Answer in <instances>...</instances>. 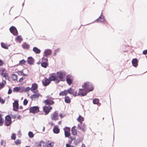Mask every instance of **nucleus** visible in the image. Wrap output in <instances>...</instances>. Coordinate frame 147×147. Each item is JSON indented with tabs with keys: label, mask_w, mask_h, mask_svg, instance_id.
Wrapping results in <instances>:
<instances>
[{
	"label": "nucleus",
	"mask_w": 147,
	"mask_h": 147,
	"mask_svg": "<svg viewBox=\"0 0 147 147\" xmlns=\"http://www.w3.org/2000/svg\"><path fill=\"white\" fill-rule=\"evenodd\" d=\"M20 90V87H16L14 88L13 89V92H18Z\"/></svg>",
	"instance_id": "39"
},
{
	"label": "nucleus",
	"mask_w": 147,
	"mask_h": 147,
	"mask_svg": "<svg viewBox=\"0 0 147 147\" xmlns=\"http://www.w3.org/2000/svg\"><path fill=\"white\" fill-rule=\"evenodd\" d=\"M67 94V90H65L63 91L60 92L59 94V95L60 96H66Z\"/></svg>",
	"instance_id": "30"
},
{
	"label": "nucleus",
	"mask_w": 147,
	"mask_h": 147,
	"mask_svg": "<svg viewBox=\"0 0 147 147\" xmlns=\"http://www.w3.org/2000/svg\"><path fill=\"white\" fill-rule=\"evenodd\" d=\"M16 137L15 134H13L11 137V138L13 140H15L16 139Z\"/></svg>",
	"instance_id": "46"
},
{
	"label": "nucleus",
	"mask_w": 147,
	"mask_h": 147,
	"mask_svg": "<svg viewBox=\"0 0 147 147\" xmlns=\"http://www.w3.org/2000/svg\"><path fill=\"white\" fill-rule=\"evenodd\" d=\"M29 111L30 113L35 114L39 112V108L37 106L31 107L30 108Z\"/></svg>",
	"instance_id": "4"
},
{
	"label": "nucleus",
	"mask_w": 147,
	"mask_h": 147,
	"mask_svg": "<svg viewBox=\"0 0 147 147\" xmlns=\"http://www.w3.org/2000/svg\"><path fill=\"white\" fill-rule=\"evenodd\" d=\"M67 93L72 94L74 96H77L78 95L77 91H75L74 90L71 88H69L67 90Z\"/></svg>",
	"instance_id": "9"
},
{
	"label": "nucleus",
	"mask_w": 147,
	"mask_h": 147,
	"mask_svg": "<svg viewBox=\"0 0 147 147\" xmlns=\"http://www.w3.org/2000/svg\"><path fill=\"white\" fill-rule=\"evenodd\" d=\"M82 147H86V146L84 144H83L82 145Z\"/></svg>",
	"instance_id": "64"
},
{
	"label": "nucleus",
	"mask_w": 147,
	"mask_h": 147,
	"mask_svg": "<svg viewBox=\"0 0 147 147\" xmlns=\"http://www.w3.org/2000/svg\"><path fill=\"white\" fill-rule=\"evenodd\" d=\"M52 53V51L50 49H47L44 52V56L48 57V56L50 55Z\"/></svg>",
	"instance_id": "19"
},
{
	"label": "nucleus",
	"mask_w": 147,
	"mask_h": 147,
	"mask_svg": "<svg viewBox=\"0 0 147 147\" xmlns=\"http://www.w3.org/2000/svg\"><path fill=\"white\" fill-rule=\"evenodd\" d=\"M28 101L26 99H24L23 101L24 105H27V103H28Z\"/></svg>",
	"instance_id": "45"
},
{
	"label": "nucleus",
	"mask_w": 147,
	"mask_h": 147,
	"mask_svg": "<svg viewBox=\"0 0 147 147\" xmlns=\"http://www.w3.org/2000/svg\"><path fill=\"white\" fill-rule=\"evenodd\" d=\"M56 83H58L60 81H63V73L61 71L57 72V76H56Z\"/></svg>",
	"instance_id": "2"
},
{
	"label": "nucleus",
	"mask_w": 147,
	"mask_h": 147,
	"mask_svg": "<svg viewBox=\"0 0 147 147\" xmlns=\"http://www.w3.org/2000/svg\"><path fill=\"white\" fill-rule=\"evenodd\" d=\"M19 75H22L23 74V71H18L16 72Z\"/></svg>",
	"instance_id": "43"
},
{
	"label": "nucleus",
	"mask_w": 147,
	"mask_h": 147,
	"mask_svg": "<svg viewBox=\"0 0 147 147\" xmlns=\"http://www.w3.org/2000/svg\"><path fill=\"white\" fill-rule=\"evenodd\" d=\"M78 129L80 130H82L84 132L85 131V125L83 124L82 123H80L78 124Z\"/></svg>",
	"instance_id": "17"
},
{
	"label": "nucleus",
	"mask_w": 147,
	"mask_h": 147,
	"mask_svg": "<svg viewBox=\"0 0 147 147\" xmlns=\"http://www.w3.org/2000/svg\"><path fill=\"white\" fill-rule=\"evenodd\" d=\"M59 49H56L55 51V52L54 53V55H55L56 54V53L57 52H58L59 51Z\"/></svg>",
	"instance_id": "56"
},
{
	"label": "nucleus",
	"mask_w": 147,
	"mask_h": 147,
	"mask_svg": "<svg viewBox=\"0 0 147 147\" xmlns=\"http://www.w3.org/2000/svg\"><path fill=\"white\" fill-rule=\"evenodd\" d=\"M132 63L133 66L135 67H136L138 65V61L136 59H133L132 61Z\"/></svg>",
	"instance_id": "22"
},
{
	"label": "nucleus",
	"mask_w": 147,
	"mask_h": 147,
	"mask_svg": "<svg viewBox=\"0 0 147 147\" xmlns=\"http://www.w3.org/2000/svg\"><path fill=\"white\" fill-rule=\"evenodd\" d=\"M35 92V93H34V94L30 96V98L32 100H34L36 99H38L39 96H42L38 92V90H36Z\"/></svg>",
	"instance_id": "7"
},
{
	"label": "nucleus",
	"mask_w": 147,
	"mask_h": 147,
	"mask_svg": "<svg viewBox=\"0 0 147 147\" xmlns=\"http://www.w3.org/2000/svg\"><path fill=\"white\" fill-rule=\"evenodd\" d=\"M45 143L42 141L36 143V146L37 147H45Z\"/></svg>",
	"instance_id": "21"
},
{
	"label": "nucleus",
	"mask_w": 147,
	"mask_h": 147,
	"mask_svg": "<svg viewBox=\"0 0 147 147\" xmlns=\"http://www.w3.org/2000/svg\"><path fill=\"white\" fill-rule=\"evenodd\" d=\"M13 110L15 111H17V110L19 109L18 100H16L14 101V102L13 103Z\"/></svg>",
	"instance_id": "15"
},
{
	"label": "nucleus",
	"mask_w": 147,
	"mask_h": 147,
	"mask_svg": "<svg viewBox=\"0 0 147 147\" xmlns=\"http://www.w3.org/2000/svg\"><path fill=\"white\" fill-rule=\"evenodd\" d=\"M53 132L55 134H58L60 130L58 127L55 126L53 129Z\"/></svg>",
	"instance_id": "26"
},
{
	"label": "nucleus",
	"mask_w": 147,
	"mask_h": 147,
	"mask_svg": "<svg viewBox=\"0 0 147 147\" xmlns=\"http://www.w3.org/2000/svg\"><path fill=\"white\" fill-rule=\"evenodd\" d=\"M38 88V85L36 83H34L32 84V87L31 88V91L33 93H35L36 90Z\"/></svg>",
	"instance_id": "14"
},
{
	"label": "nucleus",
	"mask_w": 147,
	"mask_h": 147,
	"mask_svg": "<svg viewBox=\"0 0 147 147\" xmlns=\"http://www.w3.org/2000/svg\"><path fill=\"white\" fill-rule=\"evenodd\" d=\"M12 92V90L11 89L9 88L8 90V93L9 94H11Z\"/></svg>",
	"instance_id": "52"
},
{
	"label": "nucleus",
	"mask_w": 147,
	"mask_h": 147,
	"mask_svg": "<svg viewBox=\"0 0 147 147\" xmlns=\"http://www.w3.org/2000/svg\"><path fill=\"white\" fill-rule=\"evenodd\" d=\"M4 142V141L3 140H1L0 142L1 145H3V144Z\"/></svg>",
	"instance_id": "55"
},
{
	"label": "nucleus",
	"mask_w": 147,
	"mask_h": 147,
	"mask_svg": "<svg viewBox=\"0 0 147 147\" xmlns=\"http://www.w3.org/2000/svg\"><path fill=\"white\" fill-rule=\"evenodd\" d=\"M2 47L5 49H8V46L6 45L5 43L1 42V44Z\"/></svg>",
	"instance_id": "33"
},
{
	"label": "nucleus",
	"mask_w": 147,
	"mask_h": 147,
	"mask_svg": "<svg viewBox=\"0 0 147 147\" xmlns=\"http://www.w3.org/2000/svg\"><path fill=\"white\" fill-rule=\"evenodd\" d=\"M88 92V91L84 88L80 89L79 92L78 93V95L77 96L80 95L82 96H84L86 95Z\"/></svg>",
	"instance_id": "8"
},
{
	"label": "nucleus",
	"mask_w": 147,
	"mask_h": 147,
	"mask_svg": "<svg viewBox=\"0 0 147 147\" xmlns=\"http://www.w3.org/2000/svg\"><path fill=\"white\" fill-rule=\"evenodd\" d=\"M82 87L88 92L92 91L94 89L93 86L89 82H85L82 85Z\"/></svg>",
	"instance_id": "1"
},
{
	"label": "nucleus",
	"mask_w": 147,
	"mask_h": 147,
	"mask_svg": "<svg viewBox=\"0 0 147 147\" xmlns=\"http://www.w3.org/2000/svg\"><path fill=\"white\" fill-rule=\"evenodd\" d=\"M72 141H71V140H69V141H68V142H69V144H71V143H72Z\"/></svg>",
	"instance_id": "60"
},
{
	"label": "nucleus",
	"mask_w": 147,
	"mask_h": 147,
	"mask_svg": "<svg viewBox=\"0 0 147 147\" xmlns=\"http://www.w3.org/2000/svg\"><path fill=\"white\" fill-rule=\"evenodd\" d=\"M27 61L28 64L32 65L34 64V60L32 57H29L28 58Z\"/></svg>",
	"instance_id": "20"
},
{
	"label": "nucleus",
	"mask_w": 147,
	"mask_h": 147,
	"mask_svg": "<svg viewBox=\"0 0 147 147\" xmlns=\"http://www.w3.org/2000/svg\"><path fill=\"white\" fill-rule=\"evenodd\" d=\"M19 108L20 109H23V107L22 106H20Z\"/></svg>",
	"instance_id": "61"
},
{
	"label": "nucleus",
	"mask_w": 147,
	"mask_h": 147,
	"mask_svg": "<svg viewBox=\"0 0 147 147\" xmlns=\"http://www.w3.org/2000/svg\"><path fill=\"white\" fill-rule=\"evenodd\" d=\"M102 16H100L98 19H97V21L98 22H102L104 21L103 18H102Z\"/></svg>",
	"instance_id": "37"
},
{
	"label": "nucleus",
	"mask_w": 147,
	"mask_h": 147,
	"mask_svg": "<svg viewBox=\"0 0 147 147\" xmlns=\"http://www.w3.org/2000/svg\"><path fill=\"white\" fill-rule=\"evenodd\" d=\"M6 83L5 80H3L2 82L0 83V90L3 88L5 86Z\"/></svg>",
	"instance_id": "23"
},
{
	"label": "nucleus",
	"mask_w": 147,
	"mask_h": 147,
	"mask_svg": "<svg viewBox=\"0 0 147 147\" xmlns=\"http://www.w3.org/2000/svg\"><path fill=\"white\" fill-rule=\"evenodd\" d=\"M54 145V143L53 142H52L47 144V147H53Z\"/></svg>",
	"instance_id": "38"
},
{
	"label": "nucleus",
	"mask_w": 147,
	"mask_h": 147,
	"mask_svg": "<svg viewBox=\"0 0 147 147\" xmlns=\"http://www.w3.org/2000/svg\"><path fill=\"white\" fill-rule=\"evenodd\" d=\"M5 125L6 126H9L12 123L11 117L9 115H7L5 117Z\"/></svg>",
	"instance_id": "6"
},
{
	"label": "nucleus",
	"mask_w": 147,
	"mask_h": 147,
	"mask_svg": "<svg viewBox=\"0 0 147 147\" xmlns=\"http://www.w3.org/2000/svg\"><path fill=\"white\" fill-rule=\"evenodd\" d=\"M28 135L31 138L33 137L34 136V134H33V133L31 131H30L28 133Z\"/></svg>",
	"instance_id": "40"
},
{
	"label": "nucleus",
	"mask_w": 147,
	"mask_h": 147,
	"mask_svg": "<svg viewBox=\"0 0 147 147\" xmlns=\"http://www.w3.org/2000/svg\"><path fill=\"white\" fill-rule=\"evenodd\" d=\"M50 124L51 125H53L54 124L53 123H50Z\"/></svg>",
	"instance_id": "63"
},
{
	"label": "nucleus",
	"mask_w": 147,
	"mask_h": 147,
	"mask_svg": "<svg viewBox=\"0 0 147 147\" xmlns=\"http://www.w3.org/2000/svg\"><path fill=\"white\" fill-rule=\"evenodd\" d=\"M70 139H71V141H72L73 140H74V139H75L74 138V137H70Z\"/></svg>",
	"instance_id": "57"
},
{
	"label": "nucleus",
	"mask_w": 147,
	"mask_h": 147,
	"mask_svg": "<svg viewBox=\"0 0 147 147\" xmlns=\"http://www.w3.org/2000/svg\"><path fill=\"white\" fill-rule=\"evenodd\" d=\"M65 101L67 103H69L71 102V99L68 96H66L65 98Z\"/></svg>",
	"instance_id": "28"
},
{
	"label": "nucleus",
	"mask_w": 147,
	"mask_h": 147,
	"mask_svg": "<svg viewBox=\"0 0 147 147\" xmlns=\"http://www.w3.org/2000/svg\"><path fill=\"white\" fill-rule=\"evenodd\" d=\"M44 103L46 105H52L54 103V102L51 99H48L45 100L44 102Z\"/></svg>",
	"instance_id": "12"
},
{
	"label": "nucleus",
	"mask_w": 147,
	"mask_h": 147,
	"mask_svg": "<svg viewBox=\"0 0 147 147\" xmlns=\"http://www.w3.org/2000/svg\"><path fill=\"white\" fill-rule=\"evenodd\" d=\"M93 102L94 104L98 105L99 103V100L98 98H94L93 100Z\"/></svg>",
	"instance_id": "34"
},
{
	"label": "nucleus",
	"mask_w": 147,
	"mask_h": 147,
	"mask_svg": "<svg viewBox=\"0 0 147 147\" xmlns=\"http://www.w3.org/2000/svg\"><path fill=\"white\" fill-rule=\"evenodd\" d=\"M33 51L36 53L39 54L40 52V50L36 47H34L33 48Z\"/></svg>",
	"instance_id": "29"
},
{
	"label": "nucleus",
	"mask_w": 147,
	"mask_h": 147,
	"mask_svg": "<svg viewBox=\"0 0 147 147\" xmlns=\"http://www.w3.org/2000/svg\"><path fill=\"white\" fill-rule=\"evenodd\" d=\"M48 65V64L47 63L45 62H42L41 64V65L42 67H44L46 68L47 67V66Z\"/></svg>",
	"instance_id": "36"
},
{
	"label": "nucleus",
	"mask_w": 147,
	"mask_h": 147,
	"mask_svg": "<svg viewBox=\"0 0 147 147\" xmlns=\"http://www.w3.org/2000/svg\"><path fill=\"white\" fill-rule=\"evenodd\" d=\"M59 116L61 118H62L63 117L62 114L61 113L59 114Z\"/></svg>",
	"instance_id": "58"
},
{
	"label": "nucleus",
	"mask_w": 147,
	"mask_h": 147,
	"mask_svg": "<svg viewBox=\"0 0 147 147\" xmlns=\"http://www.w3.org/2000/svg\"><path fill=\"white\" fill-rule=\"evenodd\" d=\"M50 80V82H51L52 81H55L56 83V76H54L52 75H50V77L49 78Z\"/></svg>",
	"instance_id": "24"
},
{
	"label": "nucleus",
	"mask_w": 147,
	"mask_h": 147,
	"mask_svg": "<svg viewBox=\"0 0 147 147\" xmlns=\"http://www.w3.org/2000/svg\"><path fill=\"white\" fill-rule=\"evenodd\" d=\"M22 47L24 49H27L29 47V45L26 42L24 43L22 45Z\"/></svg>",
	"instance_id": "27"
},
{
	"label": "nucleus",
	"mask_w": 147,
	"mask_h": 147,
	"mask_svg": "<svg viewBox=\"0 0 147 147\" xmlns=\"http://www.w3.org/2000/svg\"><path fill=\"white\" fill-rule=\"evenodd\" d=\"M65 135L66 137H68L70 136V128L69 127H66L65 129Z\"/></svg>",
	"instance_id": "16"
},
{
	"label": "nucleus",
	"mask_w": 147,
	"mask_h": 147,
	"mask_svg": "<svg viewBox=\"0 0 147 147\" xmlns=\"http://www.w3.org/2000/svg\"><path fill=\"white\" fill-rule=\"evenodd\" d=\"M26 63V61L24 59H23L20 61L19 64L21 65H24Z\"/></svg>",
	"instance_id": "42"
},
{
	"label": "nucleus",
	"mask_w": 147,
	"mask_h": 147,
	"mask_svg": "<svg viewBox=\"0 0 147 147\" xmlns=\"http://www.w3.org/2000/svg\"><path fill=\"white\" fill-rule=\"evenodd\" d=\"M84 120V118L81 116H79L77 118V121L80 123H82Z\"/></svg>",
	"instance_id": "32"
},
{
	"label": "nucleus",
	"mask_w": 147,
	"mask_h": 147,
	"mask_svg": "<svg viewBox=\"0 0 147 147\" xmlns=\"http://www.w3.org/2000/svg\"><path fill=\"white\" fill-rule=\"evenodd\" d=\"M0 74L1 76L5 78V79H7L8 80L9 78V77L8 75V73H7L6 69L4 68L2 69L0 71Z\"/></svg>",
	"instance_id": "3"
},
{
	"label": "nucleus",
	"mask_w": 147,
	"mask_h": 147,
	"mask_svg": "<svg viewBox=\"0 0 147 147\" xmlns=\"http://www.w3.org/2000/svg\"><path fill=\"white\" fill-rule=\"evenodd\" d=\"M3 61L1 60H0V66L2 65L3 64Z\"/></svg>",
	"instance_id": "54"
},
{
	"label": "nucleus",
	"mask_w": 147,
	"mask_h": 147,
	"mask_svg": "<svg viewBox=\"0 0 147 147\" xmlns=\"http://www.w3.org/2000/svg\"><path fill=\"white\" fill-rule=\"evenodd\" d=\"M42 82L44 86H47L50 84L51 82L49 78L45 77L42 80Z\"/></svg>",
	"instance_id": "11"
},
{
	"label": "nucleus",
	"mask_w": 147,
	"mask_h": 147,
	"mask_svg": "<svg viewBox=\"0 0 147 147\" xmlns=\"http://www.w3.org/2000/svg\"><path fill=\"white\" fill-rule=\"evenodd\" d=\"M42 59L43 61L46 62L48 61V60L47 59L45 58L44 57H43Z\"/></svg>",
	"instance_id": "49"
},
{
	"label": "nucleus",
	"mask_w": 147,
	"mask_h": 147,
	"mask_svg": "<svg viewBox=\"0 0 147 147\" xmlns=\"http://www.w3.org/2000/svg\"><path fill=\"white\" fill-rule=\"evenodd\" d=\"M22 75V76H27V74H24L23 73Z\"/></svg>",
	"instance_id": "59"
},
{
	"label": "nucleus",
	"mask_w": 147,
	"mask_h": 147,
	"mask_svg": "<svg viewBox=\"0 0 147 147\" xmlns=\"http://www.w3.org/2000/svg\"><path fill=\"white\" fill-rule=\"evenodd\" d=\"M52 109V107L49 106H45L43 108V111L45 112V115L48 114Z\"/></svg>",
	"instance_id": "5"
},
{
	"label": "nucleus",
	"mask_w": 147,
	"mask_h": 147,
	"mask_svg": "<svg viewBox=\"0 0 147 147\" xmlns=\"http://www.w3.org/2000/svg\"><path fill=\"white\" fill-rule=\"evenodd\" d=\"M76 126H74L72 127L71 131L72 134L74 135H76L77 134V130L75 129Z\"/></svg>",
	"instance_id": "25"
},
{
	"label": "nucleus",
	"mask_w": 147,
	"mask_h": 147,
	"mask_svg": "<svg viewBox=\"0 0 147 147\" xmlns=\"http://www.w3.org/2000/svg\"><path fill=\"white\" fill-rule=\"evenodd\" d=\"M66 147H74V146H71L69 144L67 143L66 144Z\"/></svg>",
	"instance_id": "50"
},
{
	"label": "nucleus",
	"mask_w": 147,
	"mask_h": 147,
	"mask_svg": "<svg viewBox=\"0 0 147 147\" xmlns=\"http://www.w3.org/2000/svg\"><path fill=\"white\" fill-rule=\"evenodd\" d=\"M30 90H31V88H30L29 87H27L25 89L26 91H28Z\"/></svg>",
	"instance_id": "48"
},
{
	"label": "nucleus",
	"mask_w": 147,
	"mask_h": 147,
	"mask_svg": "<svg viewBox=\"0 0 147 147\" xmlns=\"http://www.w3.org/2000/svg\"><path fill=\"white\" fill-rule=\"evenodd\" d=\"M0 102L2 103H3L5 102V100L1 97H0Z\"/></svg>",
	"instance_id": "47"
},
{
	"label": "nucleus",
	"mask_w": 147,
	"mask_h": 147,
	"mask_svg": "<svg viewBox=\"0 0 147 147\" xmlns=\"http://www.w3.org/2000/svg\"><path fill=\"white\" fill-rule=\"evenodd\" d=\"M143 54L144 55H146L147 54V49L143 51Z\"/></svg>",
	"instance_id": "51"
},
{
	"label": "nucleus",
	"mask_w": 147,
	"mask_h": 147,
	"mask_svg": "<svg viewBox=\"0 0 147 147\" xmlns=\"http://www.w3.org/2000/svg\"><path fill=\"white\" fill-rule=\"evenodd\" d=\"M66 78V82L68 84L69 86L71 85L72 83L73 79L71 78L69 75L67 76Z\"/></svg>",
	"instance_id": "18"
},
{
	"label": "nucleus",
	"mask_w": 147,
	"mask_h": 147,
	"mask_svg": "<svg viewBox=\"0 0 147 147\" xmlns=\"http://www.w3.org/2000/svg\"><path fill=\"white\" fill-rule=\"evenodd\" d=\"M16 39L17 40L19 41L20 42H21L22 40V38L21 35H19L17 36L16 38Z\"/></svg>",
	"instance_id": "35"
},
{
	"label": "nucleus",
	"mask_w": 147,
	"mask_h": 147,
	"mask_svg": "<svg viewBox=\"0 0 147 147\" xmlns=\"http://www.w3.org/2000/svg\"><path fill=\"white\" fill-rule=\"evenodd\" d=\"M11 77L14 81H17L18 80V76L17 75L13 74L11 75Z\"/></svg>",
	"instance_id": "31"
},
{
	"label": "nucleus",
	"mask_w": 147,
	"mask_h": 147,
	"mask_svg": "<svg viewBox=\"0 0 147 147\" xmlns=\"http://www.w3.org/2000/svg\"><path fill=\"white\" fill-rule=\"evenodd\" d=\"M51 119L53 120L56 121L59 119L58 113L55 111L51 115Z\"/></svg>",
	"instance_id": "10"
},
{
	"label": "nucleus",
	"mask_w": 147,
	"mask_h": 147,
	"mask_svg": "<svg viewBox=\"0 0 147 147\" xmlns=\"http://www.w3.org/2000/svg\"><path fill=\"white\" fill-rule=\"evenodd\" d=\"M9 30L10 32L14 35L16 36L18 34L17 30L15 27L11 26Z\"/></svg>",
	"instance_id": "13"
},
{
	"label": "nucleus",
	"mask_w": 147,
	"mask_h": 147,
	"mask_svg": "<svg viewBox=\"0 0 147 147\" xmlns=\"http://www.w3.org/2000/svg\"><path fill=\"white\" fill-rule=\"evenodd\" d=\"M15 143L16 145L20 144L21 143V141L20 140H17L15 142Z\"/></svg>",
	"instance_id": "41"
},
{
	"label": "nucleus",
	"mask_w": 147,
	"mask_h": 147,
	"mask_svg": "<svg viewBox=\"0 0 147 147\" xmlns=\"http://www.w3.org/2000/svg\"><path fill=\"white\" fill-rule=\"evenodd\" d=\"M4 123V121L3 120L1 115L0 114V124H3Z\"/></svg>",
	"instance_id": "44"
},
{
	"label": "nucleus",
	"mask_w": 147,
	"mask_h": 147,
	"mask_svg": "<svg viewBox=\"0 0 147 147\" xmlns=\"http://www.w3.org/2000/svg\"><path fill=\"white\" fill-rule=\"evenodd\" d=\"M24 79L22 77L19 80V82H22L23 81V80H24Z\"/></svg>",
	"instance_id": "53"
},
{
	"label": "nucleus",
	"mask_w": 147,
	"mask_h": 147,
	"mask_svg": "<svg viewBox=\"0 0 147 147\" xmlns=\"http://www.w3.org/2000/svg\"><path fill=\"white\" fill-rule=\"evenodd\" d=\"M61 121H60L58 122V124L59 125H60V124H61Z\"/></svg>",
	"instance_id": "62"
}]
</instances>
